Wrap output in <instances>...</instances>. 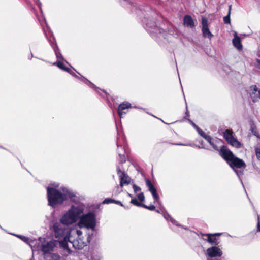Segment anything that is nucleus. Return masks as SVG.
I'll return each instance as SVG.
<instances>
[{
    "label": "nucleus",
    "mask_w": 260,
    "mask_h": 260,
    "mask_svg": "<svg viewBox=\"0 0 260 260\" xmlns=\"http://www.w3.org/2000/svg\"><path fill=\"white\" fill-rule=\"evenodd\" d=\"M146 26L148 31H149L152 35L154 34L158 35L161 33L160 28L158 26L155 22H152L151 21L150 22H148L146 23Z\"/></svg>",
    "instance_id": "9d476101"
},
{
    "label": "nucleus",
    "mask_w": 260,
    "mask_h": 260,
    "mask_svg": "<svg viewBox=\"0 0 260 260\" xmlns=\"http://www.w3.org/2000/svg\"><path fill=\"white\" fill-rule=\"evenodd\" d=\"M222 143V140L219 139H217L214 140H213L212 142L210 143V144L213 146V147L217 151H220V149H219L218 145Z\"/></svg>",
    "instance_id": "f3484780"
},
{
    "label": "nucleus",
    "mask_w": 260,
    "mask_h": 260,
    "mask_svg": "<svg viewBox=\"0 0 260 260\" xmlns=\"http://www.w3.org/2000/svg\"><path fill=\"white\" fill-rule=\"evenodd\" d=\"M62 224V223L61 222H56L52 226V230L54 232L55 237L56 238H66L67 233H68V229Z\"/></svg>",
    "instance_id": "423d86ee"
},
{
    "label": "nucleus",
    "mask_w": 260,
    "mask_h": 260,
    "mask_svg": "<svg viewBox=\"0 0 260 260\" xmlns=\"http://www.w3.org/2000/svg\"><path fill=\"white\" fill-rule=\"evenodd\" d=\"M207 254L211 257H220L222 252L219 247L213 246L207 249Z\"/></svg>",
    "instance_id": "9b49d317"
},
{
    "label": "nucleus",
    "mask_w": 260,
    "mask_h": 260,
    "mask_svg": "<svg viewBox=\"0 0 260 260\" xmlns=\"http://www.w3.org/2000/svg\"><path fill=\"white\" fill-rule=\"evenodd\" d=\"M114 200L111 198H106L102 202L103 204H110V203H114Z\"/></svg>",
    "instance_id": "a878e982"
},
{
    "label": "nucleus",
    "mask_w": 260,
    "mask_h": 260,
    "mask_svg": "<svg viewBox=\"0 0 260 260\" xmlns=\"http://www.w3.org/2000/svg\"><path fill=\"white\" fill-rule=\"evenodd\" d=\"M72 71V70L70 69V70L69 71V72H68V73H69V74H70V73Z\"/></svg>",
    "instance_id": "a18cd8bd"
},
{
    "label": "nucleus",
    "mask_w": 260,
    "mask_h": 260,
    "mask_svg": "<svg viewBox=\"0 0 260 260\" xmlns=\"http://www.w3.org/2000/svg\"><path fill=\"white\" fill-rule=\"evenodd\" d=\"M164 217L168 220H170L172 223L174 224H176V221L174 220L168 213H165L164 212Z\"/></svg>",
    "instance_id": "412c9836"
},
{
    "label": "nucleus",
    "mask_w": 260,
    "mask_h": 260,
    "mask_svg": "<svg viewBox=\"0 0 260 260\" xmlns=\"http://www.w3.org/2000/svg\"><path fill=\"white\" fill-rule=\"evenodd\" d=\"M54 66H56L58 67L60 69L63 70L64 68H65V65L61 62L60 61L57 60V61L53 63Z\"/></svg>",
    "instance_id": "4be33fe9"
},
{
    "label": "nucleus",
    "mask_w": 260,
    "mask_h": 260,
    "mask_svg": "<svg viewBox=\"0 0 260 260\" xmlns=\"http://www.w3.org/2000/svg\"><path fill=\"white\" fill-rule=\"evenodd\" d=\"M70 74L76 78H79V77L72 71Z\"/></svg>",
    "instance_id": "e433bc0d"
},
{
    "label": "nucleus",
    "mask_w": 260,
    "mask_h": 260,
    "mask_svg": "<svg viewBox=\"0 0 260 260\" xmlns=\"http://www.w3.org/2000/svg\"><path fill=\"white\" fill-rule=\"evenodd\" d=\"M198 129V131L199 132V134L202 136L203 138L206 136L207 135L205 133V132L204 131H203L202 130L200 129V128H197Z\"/></svg>",
    "instance_id": "473e14b6"
},
{
    "label": "nucleus",
    "mask_w": 260,
    "mask_h": 260,
    "mask_svg": "<svg viewBox=\"0 0 260 260\" xmlns=\"http://www.w3.org/2000/svg\"><path fill=\"white\" fill-rule=\"evenodd\" d=\"M118 172L121 173L119 176L120 179V186L122 187L124 184H129L131 182V178L129 177L124 172H121L120 169L118 170Z\"/></svg>",
    "instance_id": "ddd939ff"
},
{
    "label": "nucleus",
    "mask_w": 260,
    "mask_h": 260,
    "mask_svg": "<svg viewBox=\"0 0 260 260\" xmlns=\"http://www.w3.org/2000/svg\"><path fill=\"white\" fill-rule=\"evenodd\" d=\"M156 211L158 213H159V211L158 210H156Z\"/></svg>",
    "instance_id": "09e8293b"
},
{
    "label": "nucleus",
    "mask_w": 260,
    "mask_h": 260,
    "mask_svg": "<svg viewBox=\"0 0 260 260\" xmlns=\"http://www.w3.org/2000/svg\"><path fill=\"white\" fill-rule=\"evenodd\" d=\"M83 212L78 207L72 206L71 208L61 218L60 222L64 225L71 224L76 222Z\"/></svg>",
    "instance_id": "7ed1b4c3"
},
{
    "label": "nucleus",
    "mask_w": 260,
    "mask_h": 260,
    "mask_svg": "<svg viewBox=\"0 0 260 260\" xmlns=\"http://www.w3.org/2000/svg\"><path fill=\"white\" fill-rule=\"evenodd\" d=\"M219 154L231 168H245L246 167V164L243 160L236 157L233 152L224 145L221 147Z\"/></svg>",
    "instance_id": "f257e3e1"
},
{
    "label": "nucleus",
    "mask_w": 260,
    "mask_h": 260,
    "mask_svg": "<svg viewBox=\"0 0 260 260\" xmlns=\"http://www.w3.org/2000/svg\"><path fill=\"white\" fill-rule=\"evenodd\" d=\"M255 153L257 159L260 160V148H256Z\"/></svg>",
    "instance_id": "2f4dec72"
},
{
    "label": "nucleus",
    "mask_w": 260,
    "mask_h": 260,
    "mask_svg": "<svg viewBox=\"0 0 260 260\" xmlns=\"http://www.w3.org/2000/svg\"><path fill=\"white\" fill-rule=\"evenodd\" d=\"M70 70V68H69V67H65V68H64V69H63V71H66V72H69V71Z\"/></svg>",
    "instance_id": "4c0bfd02"
},
{
    "label": "nucleus",
    "mask_w": 260,
    "mask_h": 260,
    "mask_svg": "<svg viewBox=\"0 0 260 260\" xmlns=\"http://www.w3.org/2000/svg\"><path fill=\"white\" fill-rule=\"evenodd\" d=\"M47 194L48 204L52 207L60 205L67 199L66 194L53 187H47Z\"/></svg>",
    "instance_id": "f03ea898"
},
{
    "label": "nucleus",
    "mask_w": 260,
    "mask_h": 260,
    "mask_svg": "<svg viewBox=\"0 0 260 260\" xmlns=\"http://www.w3.org/2000/svg\"><path fill=\"white\" fill-rule=\"evenodd\" d=\"M202 31L203 36L205 38H208V39H211L213 37V35L209 29L208 20L204 17L202 18Z\"/></svg>",
    "instance_id": "1a4fd4ad"
},
{
    "label": "nucleus",
    "mask_w": 260,
    "mask_h": 260,
    "mask_svg": "<svg viewBox=\"0 0 260 260\" xmlns=\"http://www.w3.org/2000/svg\"><path fill=\"white\" fill-rule=\"evenodd\" d=\"M257 229L258 231L260 232V217L258 219Z\"/></svg>",
    "instance_id": "f704fd0d"
},
{
    "label": "nucleus",
    "mask_w": 260,
    "mask_h": 260,
    "mask_svg": "<svg viewBox=\"0 0 260 260\" xmlns=\"http://www.w3.org/2000/svg\"><path fill=\"white\" fill-rule=\"evenodd\" d=\"M231 11V6H229L228 14L227 16H225L223 18L224 22L226 24H230V16Z\"/></svg>",
    "instance_id": "a211bd4d"
},
{
    "label": "nucleus",
    "mask_w": 260,
    "mask_h": 260,
    "mask_svg": "<svg viewBox=\"0 0 260 260\" xmlns=\"http://www.w3.org/2000/svg\"><path fill=\"white\" fill-rule=\"evenodd\" d=\"M233 43L237 49L241 50L242 49V45L241 43L240 38L237 36V34H235L234 38L233 39Z\"/></svg>",
    "instance_id": "dca6fc26"
},
{
    "label": "nucleus",
    "mask_w": 260,
    "mask_h": 260,
    "mask_svg": "<svg viewBox=\"0 0 260 260\" xmlns=\"http://www.w3.org/2000/svg\"><path fill=\"white\" fill-rule=\"evenodd\" d=\"M213 236H219L221 235V233H214V234H210Z\"/></svg>",
    "instance_id": "ea45409f"
},
{
    "label": "nucleus",
    "mask_w": 260,
    "mask_h": 260,
    "mask_svg": "<svg viewBox=\"0 0 260 260\" xmlns=\"http://www.w3.org/2000/svg\"><path fill=\"white\" fill-rule=\"evenodd\" d=\"M145 181H146V185L148 187L149 189L153 186V184H152V183L151 182V181L150 180L146 179L145 180Z\"/></svg>",
    "instance_id": "c85d7f7f"
},
{
    "label": "nucleus",
    "mask_w": 260,
    "mask_h": 260,
    "mask_svg": "<svg viewBox=\"0 0 260 260\" xmlns=\"http://www.w3.org/2000/svg\"><path fill=\"white\" fill-rule=\"evenodd\" d=\"M151 193L153 197V198L154 199V201H157L159 199V196L157 193V190L156 189H155V190L152 191L151 192Z\"/></svg>",
    "instance_id": "b1692460"
},
{
    "label": "nucleus",
    "mask_w": 260,
    "mask_h": 260,
    "mask_svg": "<svg viewBox=\"0 0 260 260\" xmlns=\"http://www.w3.org/2000/svg\"><path fill=\"white\" fill-rule=\"evenodd\" d=\"M69 241H70L71 243H72L73 244V246H74V247H75V243H74V242H71L70 240H69Z\"/></svg>",
    "instance_id": "49530a36"
},
{
    "label": "nucleus",
    "mask_w": 260,
    "mask_h": 260,
    "mask_svg": "<svg viewBox=\"0 0 260 260\" xmlns=\"http://www.w3.org/2000/svg\"><path fill=\"white\" fill-rule=\"evenodd\" d=\"M82 247L81 246H79L78 247H77L76 248H78V249H82Z\"/></svg>",
    "instance_id": "c03bdc74"
},
{
    "label": "nucleus",
    "mask_w": 260,
    "mask_h": 260,
    "mask_svg": "<svg viewBox=\"0 0 260 260\" xmlns=\"http://www.w3.org/2000/svg\"><path fill=\"white\" fill-rule=\"evenodd\" d=\"M201 235L202 236H207L208 238L207 239L204 238V239L205 240L207 241V242H208L209 243H210V244H211L212 245H217L218 244L219 242L218 241L217 239H216L215 237H214V236H213L212 235H211L210 234H204L203 233H201Z\"/></svg>",
    "instance_id": "4468645a"
},
{
    "label": "nucleus",
    "mask_w": 260,
    "mask_h": 260,
    "mask_svg": "<svg viewBox=\"0 0 260 260\" xmlns=\"http://www.w3.org/2000/svg\"><path fill=\"white\" fill-rule=\"evenodd\" d=\"M223 136L228 144L236 148H240L241 143L234 137L232 130L226 129L223 133Z\"/></svg>",
    "instance_id": "0eeeda50"
},
{
    "label": "nucleus",
    "mask_w": 260,
    "mask_h": 260,
    "mask_svg": "<svg viewBox=\"0 0 260 260\" xmlns=\"http://www.w3.org/2000/svg\"><path fill=\"white\" fill-rule=\"evenodd\" d=\"M155 189H156V188H155V187H154V185H153L152 187H151V188H150L149 189V190L150 192H151L152 191H153V190H155Z\"/></svg>",
    "instance_id": "58836bf2"
},
{
    "label": "nucleus",
    "mask_w": 260,
    "mask_h": 260,
    "mask_svg": "<svg viewBox=\"0 0 260 260\" xmlns=\"http://www.w3.org/2000/svg\"><path fill=\"white\" fill-rule=\"evenodd\" d=\"M130 203L134 205H135L138 207H142L143 205V203H141L140 202H139L138 200L136 198L133 199L131 200Z\"/></svg>",
    "instance_id": "aec40b11"
},
{
    "label": "nucleus",
    "mask_w": 260,
    "mask_h": 260,
    "mask_svg": "<svg viewBox=\"0 0 260 260\" xmlns=\"http://www.w3.org/2000/svg\"><path fill=\"white\" fill-rule=\"evenodd\" d=\"M133 188L134 190L135 193H136V192H138V191H140L141 190V188L139 186H138L137 185H136V184H134L133 185Z\"/></svg>",
    "instance_id": "c756f323"
},
{
    "label": "nucleus",
    "mask_w": 260,
    "mask_h": 260,
    "mask_svg": "<svg viewBox=\"0 0 260 260\" xmlns=\"http://www.w3.org/2000/svg\"><path fill=\"white\" fill-rule=\"evenodd\" d=\"M114 204H117V205H119L121 206H123V204H122V203L119 201H117V200H114Z\"/></svg>",
    "instance_id": "72a5a7b5"
},
{
    "label": "nucleus",
    "mask_w": 260,
    "mask_h": 260,
    "mask_svg": "<svg viewBox=\"0 0 260 260\" xmlns=\"http://www.w3.org/2000/svg\"><path fill=\"white\" fill-rule=\"evenodd\" d=\"M118 154H119L120 162L121 164L125 162L126 161V157H125V155L124 151H123V153H121L119 151Z\"/></svg>",
    "instance_id": "6ab92c4d"
},
{
    "label": "nucleus",
    "mask_w": 260,
    "mask_h": 260,
    "mask_svg": "<svg viewBox=\"0 0 260 260\" xmlns=\"http://www.w3.org/2000/svg\"><path fill=\"white\" fill-rule=\"evenodd\" d=\"M64 239V240H62L61 242H60V246L64 249H68V242L66 240V238Z\"/></svg>",
    "instance_id": "5701e85b"
},
{
    "label": "nucleus",
    "mask_w": 260,
    "mask_h": 260,
    "mask_svg": "<svg viewBox=\"0 0 260 260\" xmlns=\"http://www.w3.org/2000/svg\"><path fill=\"white\" fill-rule=\"evenodd\" d=\"M80 227H86L93 229L95 226V218L93 213H88L83 215L79 222Z\"/></svg>",
    "instance_id": "39448f33"
},
{
    "label": "nucleus",
    "mask_w": 260,
    "mask_h": 260,
    "mask_svg": "<svg viewBox=\"0 0 260 260\" xmlns=\"http://www.w3.org/2000/svg\"><path fill=\"white\" fill-rule=\"evenodd\" d=\"M132 108V104L127 101L123 102L119 104L117 108V113L119 116L121 118L123 114L127 112L128 109Z\"/></svg>",
    "instance_id": "6e6552de"
},
{
    "label": "nucleus",
    "mask_w": 260,
    "mask_h": 260,
    "mask_svg": "<svg viewBox=\"0 0 260 260\" xmlns=\"http://www.w3.org/2000/svg\"><path fill=\"white\" fill-rule=\"evenodd\" d=\"M250 96L253 102H256L260 99V88L258 89L256 85H252L250 87Z\"/></svg>",
    "instance_id": "f8f14e48"
},
{
    "label": "nucleus",
    "mask_w": 260,
    "mask_h": 260,
    "mask_svg": "<svg viewBox=\"0 0 260 260\" xmlns=\"http://www.w3.org/2000/svg\"><path fill=\"white\" fill-rule=\"evenodd\" d=\"M142 207H143L145 209H148L150 211H153L155 209V206H154L153 205H151L150 206H147V205H146L143 204V205H142Z\"/></svg>",
    "instance_id": "393cba45"
},
{
    "label": "nucleus",
    "mask_w": 260,
    "mask_h": 260,
    "mask_svg": "<svg viewBox=\"0 0 260 260\" xmlns=\"http://www.w3.org/2000/svg\"><path fill=\"white\" fill-rule=\"evenodd\" d=\"M183 23L184 25L189 27L190 28H193L194 27V23L192 17L189 15H185L183 19Z\"/></svg>",
    "instance_id": "2eb2a0df"
},
{
    "label": "nucleus",
    "mask_w": 260,
    "mask_h": 260,
    "mask_svg": "<svg viewBox=\"0 0 260 260\" xmlns=\"http://www.w3.org/2000/svg\"><path fill=\"white\" fill-rule=\"evenodd\" d=\"M139 200V202H140L141 203L144 201L145 200V197L143 192H141L139 193L137 196Z\"/></svg>",
    "instance_id": "cd10ccee"
},
{
    "label": "nucleus",
    "mask_w": 260,
    "mask_h": 260,
    "mask_svg": "<svg viewBox=\"0 0 260 260\" xmlns=\"http://www.w3.org/2000/svg\"><path fill=\"white\" fill-rule=\"evenodd\" d=\"M254 134V135H255L257 138H260V136H259L258 134H257V133H255Z\"/></svg>",
    "instance_id": "79ce46f5"
},
{
    "label": "nucleus",
    "mask_w": 260,
    "mask_h": 260,
    "mask_svg": "<svg viewBox=\"0 0 260 260\" xmlns=\"http://www.w3.org/2000/svg\"><path fill=\"white\" fill-rule=\"evenodd\" d=\"M55 246L56 245L54 242L52 241L42 245L41 250L43 252L44 256L46 257H50L48 260H58L59 259L60 257L58 254L51 253Z\"/></svg>",
    "instance_id": "20e7f679"
},
{
    "label": "nucleus",
    "mask_w": 260,
    "mask_h": 260,
    "mask_svg": "<svg viewBox=\"0 0 260 260\" xmlns=\"http://www.w3.org/2000/svg\"><path fill=\"white\" fill-rule=\"evenodd\" d=\"M256 62L258 63L257 66L260 69V60L256 59Z\"/></svg>",
    "instance_id": "a19ab883"
},
{
    "label": "nucleus",
    "mask_w": 260,
    "mask_h": 260,
    "mask_svg": "<svg viewBox=\"0 0 260 260\" xmlns=\"http://www.w3.org/2000/svg\"><path fill=\"white\" fill-rule=\"evenodd\" d=\"M210 144L213 141L212 138L211 137L208 135H206L204 137Z\"/></svg>",
    "instance_id": "7c9ffc66"
},
{
    "label": "nucleus",
    "mask_w": 260,
    "mask_h": 260,
    "mask_svg": "<svg viewBox=\"0 0 260 260\" xmlns=\"http://www.w3.org/2000/svg\"><path fill=\"white\" fill-rule=\"evenodd\" d=\"M257 55L260 57V50L258 51H257Z\"/></svg>",
    "instance_id": "37998d69"
},
{
    "label": "nucleus",
    "mask_w": 260,
    "mask_h": 260,
    "mask_svg": "<svg viewBox=\"0 0 260 260\" xmlns=\"http://www.w3.org/2000/svg\"><path fill=\"white\" fill-rule=\"evenodd\" d=\"M208 260H219V259H211V258H208Z\"/></svg>",
    "instance_id": "de8ad7c7"
},
{
    "label": "nucleus",
    "mask_w": 260,
    "mask_h": 260,
    "mask_svg": "<svg viewBox=\"0 0 260 260\" xmlns=\"http://www.w3.org/2000/svg\"><path fill=\"white\" fill-rule=\"evenodd\" d=\"M56 54V57L58 60L59 58H62V59H63V56H62V55L61 54Z\"/></svg>",
    "instance_id": "c9c22d12"
},
{
    "label": "nucleus",
    "mask_w": 260,
    "mask_h": 260,
    "mask_svg": "<svg viewBox=\"0 0 260 260\" xmlns=\"http://www.w3.org/2000/svg\"><path fill=\"white\" fill-rule=\"evenodd\" d=\"M17 236L26 243H28L29 241V238H28L27 237L22 235H17Z\"/></svg>",
    "instance_id": "bb28decb"
}]
</instances>
